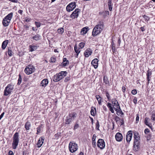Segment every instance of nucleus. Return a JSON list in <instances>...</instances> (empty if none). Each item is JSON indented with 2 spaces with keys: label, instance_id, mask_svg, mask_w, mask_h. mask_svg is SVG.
Masks as SVG:
<instances>
[{
  "label": "nucleus",
  "instance_id": "nucleus-58",
  "mask_svg": "<svg viewBox=\"0 0 155 155\" xmlns=\"http://www.w3.org/2000/svg\"><path fill=\"white\" fill-rule=\"evenodd\" d=\"M8 155H14L13 152L11 150H10L8 152Z\"/></svg>",
  "mask_w": 155,
  "mask_h": 155
},
{
  "label": "nucleus",
  "instance_id": "nucleus-22",
  "mask_svg": "<svg viewBox=\"0 0 155 155\" xmlns=\"http://www.w3.org/2000/svg\"><path fill=\"white\" fill-rule=\"evenodd\" d=\"M8 41L6 40L4 41L2 43V49H5L6 47L7 44H8Z\"/></svg>",
  "mask_w": 155,
  "mask_h": 155
},
{
  "label": "nucleus",
  "instance_id": "nucleus-2",
  "mask_svg": "<svg viewBox=\"0 0 155 155\" xmlns=\"http://www.w3.org/2000/svg\"><path fill=\"white\" fill-rule=\"evenodd\" d=\"M134 142L133 150L137 151L140 148V137L138 133L136 131L134 132Z\"/></svg>",
  "mask_w": 155,
  "mask_h": 155
},
{
  "label": "nucleus",
  "instance_id": "nucleus-35",
  "mask_svg": "<svg viewBox=\"0 0 155 155\" xmlns=\"http://www.w3.org/2000/svg\"><path fill=\"white\" fill-rule=\"evenodd\" d=\"M116 111L117 112V115L119 116L120 115V114H121L122 115H123L124 114V113L122 112L121 109L117 111Z\"/></svg>",
  "mask_w": 155,
  "mask_h": 155
},
{
  "label": "nucleus",
  "instance_id": "nucleus-62",
  "mask_svg": "<svg viewBox=\"0 0 155 155\" xmlns=\"http://www.w3.org/2000/svg\"><path fill=\"white\" fill-rule=\"evenodd\" d=\"M122 90L124 92L125 91L126 88L124 86H123L122 87Z\"/></svg>",
  "mask_w": 155,
  "mask_h": 155
},
{
  "label": "nucleus",
  "instance_id": "nucleus-50",
  "mask_svg": "<svg viewBox=\"0 0 155 155\" xmlns=\"http://www.w3.org/2000/svg\"><path fill=\"white\" fill-rule=\"evenodd\" d=\"M79 127L78 124H76L74 126V129L75 130L77 129Z\"/></svg>",
  "mask_w": 155,
  "mask_h": 155
},
{
  "label": "nucleus",
  "instance_id": "nucleus-9",
  "mask_svg": "<svg viewBox=\"0 0 155 155\" xmlns=\"http://www.w3.org/2000/svg\"><path fill=\"white\" fill-rule=\"evenodd\" d=\"M35 68L33 66L30 65L27 66L25 69V73L27 75H29L34 72Z\"/></svg>",
  "mask_w": 155,
  "mask_h": 155
},
{
  "label": "nucleus",
  "instance_id": "nucleus-10",
  "mask_svg": "<svg viewBox=\"0 0 155 155\" xmlns=\"http://www.w3.org/2000/svg\"><path fill=\"white\" fill-rule=\"evenodd\" d=\"M76 7V3L75 2H72L66 7V9L67 11L70 12L73 10Z\"/></svg>",
  "mask_w": 155,
  "mask_h": 155
},
{
  "label": "nucleus",
  "instance_id": "nucleus-55",
  "mask_svg": "<svg viewBox=\"0 0 155 155\" xmlns=\"http://www.w3.org/2000/svg\"><path fill=\"white\" fill-rule=\"evenodd\" d=\"M133 102L135 104H137V98L136 97H135L134 98L133 100Z\"/></svg>",
  "mask_w": 155,
  "mask_h": 155
},
{
  "label": "nucleus",
  "instance_id": "nucleus-39",
  "mask_svg": "<svg viewBox=\"0 0 155 155\" xmlns=\"http://www.w3.org/2000/svg\"><path fill=\"white\" fill-rule=\"evenodd\" d=\"M21 76L20 74L19 75V78L18 79V82L17 83V84L18 85L20 84L21 83Z\"/></svg>",
  "mask_w": 155,
  "mask_h": 155
},
{
  "label": "nucleus",
  "instance_id": "nucleus-25",
  "mask_svg": "<svg viewBox=\"0 0 155 155\" xmlns=\"http://www.w3.org/2000/svg\"><path fill=\"white\" fill-rule=\"evenodd\" d=\"M96 113V110L95 108L93 107H91V114L93 116L95 115Z\"/></svg>",
  "mask_w": 155,
  "mask_h": 155
},
{
  "label": "nucleus",
  "instance_id": "nucleus-11",
  "mask_svg": "<svg viewBox=\"0 0 155 155\" xmlns=\"http://www.w3.org/2000/svg\"><path fill=\"white\" fill-rule=\"evenodd\" d=\"M97 146L101 149H104L105 147V143L104 140L103 139H99L97 142Z\"/></svg>",
  "mask_w": 155,
  "mask_h": 155
},
{
  "label": "nucleus",
  "instance_id": "nucleus-12",
  "mask_svg": "<svg viewBox=\"0 0 155 155\" xmlns=\"http://www.w3.org/2000/svg\"><path fill=\"white\" fill-rule=\"evenodd\" d=\"M80 9H76L70 15V17L73 19L77 18L78 17V14L80 12Z\"/></svg>",
  "mask_w": 155,
  "mask_h": 155
},
{
  "label": "nucleus",
  "instance_id": "nucleus-41",
  "mask_svg": "<svg viewBox=\"0 0 155 155\" xmlns=\"http://www.w3.org/2000/svg\"><path fill=\"white\" fill-rule=\"evenodd\" d=\"M85 45V43L84 42H81L80 43L79 45V47L81 48H83Z\"/></svg>",
  "mask_w": 155,
  "mask_h": 155
},
{
  "label": "nucleus",
  "instance_id": "nucleus-45",
  "mask_svg": "<svg viewBox=\"0 0 155 155\" xmlns=\"http://www.w3.org/2000/svg\"><path fill=\"white\" fill-rule=\"evenodd\" d=\"M35 24L37 28L40 27L41 25V23L35 21Z\"/></svg>",
  "mask_w": 155,
  "mask_h": 155
},
{
  "label": "nucleus",
  "instance_id": "nucleus-28",
  "mask_svg": "<svg viewBox=\"0 0 155 155\" xmlns=\"http://www.w3.org/2000/svg\"><path fill=\"white\" fill-rule=\"evenodd\" d=\"M40 37L41 36L37 34L35 36H33L32 38V39H33L34 40L36 41H38L40 39Z\"/></svg>",
  "mask_w": 155,
  "mask_h": 155
},
{
  "label": "nucleus",
  "instance_id": "nucleus-14",
  "mask_svg": "<svg viewBox=\"0 0 155 155\" xmlns=\"http://www.w3.org/2000/svg\"><path fill=\"white\" fill-rule=\"evenodd\" d=\"M115 138L117 141L120 142L122 140L123 136L121 133L118 132L116 134Z\"/></svg>",
  "mask_w": 155,
  "mask_h": 155
},
{
  "label": "nucleus",
  "instance_id": "nucleus-42",
  "mask_svg": "<svg viewBox=\"0 0 155 155\" xmlns=\"http://www.w3.org/2000/svg\"><path fill=\"white\" fill-rule=\"evenodd\" d=\"M41 126H38L37 128V134H38L41 131Z\"/></svg>",
  "mask_w": 155,
  "mask_h": 155
},
{
  "label": "nucleus",
  "instance_id": "nucleus-3",
  "mask_svg": "<svg viewBox=\"0 0 155 155\" xmlns=\"http://www.w3.org/2000/svg\"><path fill=\"white\" fill-rule=\"evenodd\" d=\"M67 72L66 71H62L57 74L53 77V81L57 82L61 79L66 75Z\"/></svg>",
  "mask_w": 155,
  "mask_h": 155
},
{
  "label": "nucleus",
  "instance_id": "nucleus-61",
  "mask_svg": "<svg viewBox=\"0 0 155 155\" xmlns=\"http://www.w3.org/2000/svg\"><path fill=\"white\" fill-rule=\"evenodd\" d=\"M18 12L21 15H22V14L23 11L21 10H19L18 11Z\"/></svg>",
  "mask_w": 155,
  "mask_h": 155
},
{
  "label": "nucleus",
  "instance_id": "nucleus-13",
  "mask_svg": "<svg viewBox=\"0 0 155 155\" xmlns=\"http://www.w3.org/2000/svg\"><path fill=\"white\" fill-rule=\"evenodd\" d=\"M132 136V131H129L126 135V140L127 142L129 143L130 141Z\"/></svg>",
  "mask_w": 155,
  "mask_h": 155
},
{
  "label": "nucleus",
  "instance_id": "nucleus-49",
  "mask_svg": "<svg viewBox=\"0 0 155 155\" xmlns=\"http://www.w3.org/2000/svg\"><path fill=\"white\" fill-rule=\"evenodd\" d=\"M143 17V18L146 19V20L148 21L149 20V18L147 16L144 15Z\"/></svg>",
  "mask_w": 155,
  "mask_h": 155
},
{
  "label": "nucleus",
  "instance_id": "nucleus-56",
  "mask_svg": "<svg viewBox=\"0 0 155 155\" xmlns=\"http://www.w3.org/2000/svg\"><path fill=\"white\" fill-rule=\"evenodd\" d=\"M124 123V121L123 119H121V121L120 122V125H123Z\"/></svg>",
  "mask_w": 155,
  "mask_h": 155
},
{
  "label": "nucleus",
  "instance_id": "nucleus-47",
  "mask_svg": "<svg viewBox=\"0 0 155 155\" xmlns=\"http://www.w3.org/2000/svg\"><path fill=\"white\" fill-rule=\"evenodd\" d=\"M137 91L136 90L134 89L132 91L131 93L133 95H135L137 94Z\"/></svg>",
  "mask_w": 155,
  "mask_h": 155
},
{
  "label": "nucleus",
  "instance_id": "nucleus-37",
  "mask_svg": "<svg viewBox=\"0 0 155 155\" xmlns=\"http://www.w3.org/2000/svg\"><path fill=\"white\" fill-rule=\"evenodd\" d=\"M57 31L59 34H62L64 32V28H59L58 29Z\"/></svg>",
  "mask_w": 155,
  "mask_h": 155
},
{
  "label": "nucleus",
  "instance_id": "nucleus-51",
  "mask_svg": "<svg viewBox=\"0 0 155 155\" xmlns=\"http://www.w3.org/2000/svg\"><path fill=\"white\" fill-rule=\"evenodd\" d=\"M109 108V110H110V111H111V112L112 113H114V110L113 109V107H110Z\"/></svg>",
  "mask_w": 155,
  "mask_h": 155
},
{
  "label": "nucleus",
  "instance_id": "nucleus-6",
  "mask_svg": "<svg viewBox=\"0 0 155 155\" xmlns=\"http://www.w3.org/2000/svg\"><path fill=\"white\" fill-rule=\"evenodd\" d=\"M14 85L12 84H9L5 87L4 91V95L5 96H8L11 94L14 89Z\"/></svg>",
  "mask_w": 155,
  "mask_h": 155
},
{
  "label": "nucleus",
  "instance_id": "nucleus-8",
  "mask_svg": "<svg viewBox=\"0 0 155 155\" xmlns=\"http://www.w3.org/2000/svg\"><path fill=\"white\" fill-rule=\"evenodd\" d=\"M78 145L75 143L71 142L69 143V149L71 153H73L76 151L78 149Z\"/></svg>",
  "mask_w": 155,
  "mask_h": 155
},
{
  "label": "nucleus",
  "instance_id": "nucleus-33",
  "mask_svg": "<svg viewBox=\"0 0 155 155\" xmlns=\"http://www.w3.org/2000/svg\"><path fill=\"white\" fill-rule=\"evenodd\" d=\"M8 54L10 56H12V51L11 48H8Z\"/></svg>",
  "mask_w": 155,
  "mask_h": 155
},
{
  "label": "nucleus",
  "instance_id": "nucleus-32",
  "mask_svg": "<svg viewBox=\"0 0 155 155\" xmlns=\"http://www.w3.org/2000/svg\"><path fill=\"white\" fill-rule=\"evenodd\" d=\"M103 80L104 83L106 84H109V82L107 77H106L105 76H104L103 77Z\"/></svg>",
  "mask_w": 155,
  "mask_h": 155
},
{
  "label": "nucleus",
  "instance_id": "nucleus-31",
  "mask_svg": "<svg viewBox=\"0 0 155 155\" xmlns=\"http://www.w3.org/2000/svg\"><path fill=\"white\" fill-rule=\"evenodd\" d=\"M112 102L113 104V107L116 106L118 104L117 101L115 99H113Z\"/></svg>",
  "mask_w": 155,
  "mask_h": 155
},
{
  "label": "nucleus",
  "instance_id": "nucleus-57",
  "mask_svg": "<svg viewBox=\"0 0 155 155\" xmlns=\"http://www.w3.org/2000/svg\"><path fill=\"white\" fill-rule=\"evenodd\" d=\"M107 106L109 108L112 107L111 104L109 102L107 103Z\"/></svg>",
  "mask_w": 155,
  "mask_h": 155
},
{
  "label": "nucleus",
  "instance_id": "nucleus-38",
  "mask_svg": "<svg viewBox=\"0 0 155 155\" xmlns=\"http://www.w3.org/2000/svg\"><path fill=\"white\" fill-rule=\"evenodd\" d=\"M151 117L153 120L155 121V111L152 112Z\"/></svg>",
  "mask_w": 155,
  "mask_h": 155
},
{
  "label": "nucleus",
  "instance_id": "nucleus-5",
  "mask_svg": "<svg viewBox=\"0 0 155 155\" xmlns=\"http://www.w3.org/2000/svg\"><path fill=\"white\" fill-rule=\"evenodd\" d=\"M19 142V134L18 132L15 133L13 137V142L12 143V148L16 149L18 145Z\"/></svg>",
  "mask_w": 155,
  "mask_h": 155
},
{
  "label": "nucleus",
  "instance_id": "nucleus-64",
  "mask_svg": "<svg viewBox=\"0 0 155 155\" xmlns=\"http://www.w3.org/2000/svg\"><path fill=\"white\" fill-rule=\"evenodd\" d=\"M105 14H106V15H109V11H106L105 12Z\"/></svg>",
  "mask_w": 155,
  "mask_h": 155
},
{
  "label": "nucleus",
  "instance_id": "nucleus-23",
  "mask_svg": "<svg viewBox=\"0 0 155 155\" xmlns=\"http://www.w3.org/2000/svg\"><path fill=\"white\" fill-rule=\"evenodd\" d=\"M88 31V28H87L85 27L81 29V34L82 35H84L85 34H86Z\"/></svg>",
  "mask_w": 155,
  "mask_h": 155
},
{
  "label": "nucleus",
  "instance_id": "nucleus-40",
  "mask_svg": "<svg viewBox=\"0 0 155 155\" xmlns=\"http://www.w3.org/2000/svg\"><path fill=\"white\" fill-rule=\"evenodd\" d=\"M56 61V58L55 57H51V58L50 62L52 63H54Z\"/></svg>",
  "mask_w": 155,
  "mask_h": 155
},
{
  "label": "nucleus",
  "instance_id": "nucleus-1",
  "mask_svg": "<svg viewBox=\"0 0 155 155\" xmlns=\"http://www.w3.org/2000/svg\"><path fill=\"white\" fill-rule=\"evenodd\" d=\"M104 28V22L100 21L93 28L92 35L93 36H95L99 34L103 30Z\"/></svg>",
  "mask_w": 155,
  "mask_h": 155
},
{
  "label": "nucleus",
  "instance_id": "nucleus-17",
  "mask_svg": "<svg viewBox=\"0 0 155 155\" xmlns=\"http://www.w3.org/2000/svg\"><path fill=\"white\" fill-rule=\"evenodd\" d=\"M92 51L90 48L87 49L84 53V55L86 57H88L92 53Z\"/></svg>",
  "mask_w": 155,
  "mask_h": 155
},
{
  "label": "nucleus",
  "instance_id": "nucleus-27",
  "mask_svg": "<svg viewBox=\"0 0 155 155\" xmlns=\"http://www.w3.org/2000/svg\"><path fill=\"white\" fill-rule=\"evenodd\" d=\"M96 97L98 101L99 104L100 105H101L102 98L99 95H96Z\"/></svg>",
  "mask_w": 155,
  "mask_h": 155
},
{
  "label": "nucleus",
  "instance_id": "nucleus-53",
  "mask_svg": "<svg viewBox=\"0 0 155 155\" xmlns=\"http://www.w3.org/2000/svg\"><path fill=\"white\" fill-rule=\"evenodd\" d=\"M70 79V77H67L64 80V82H67L68 81H69Z\"/></svg>",
  "mask_w": 155,
  "mask_h": 155
},
{
  "label": "nucleus",
  "instance_id": "nucleus-26",
  "mask_svg": "<svg viewBox=\"0 0 155 155\" xmlns=\"http://www.w3.org/2000/svg\"><path fill=\"white\" fill-rule=\"evenodd\" d=\"M31 126V124L29 122H27L25 124V127L27 130H28L30 129Z\"/></svg>",
  "mask_w": 155,
  "mask_h": 155
},
{
  "label": "nucleus",
  "instance_id": "nucleus-34",
  "mask_svg": "<svg viewBox=\"0 0 155 155\" xmlns=\"http://www.w3.org/2000/svg\"><path fill=\"white\" fill-rule=\"evenodd\" d=\"M111 45V48L113 52H114L115 51L116 49L115 47V45L113 41L112 42Z\"/></svg>",
  "mask_w": 155,
  "mask_h": 155
},
{
  "label": "nucleus",
  "instance_id": "nucleus-52",
  "mask_svg": "<svg viewBox=\"0 0 155 155\" xmlns=\"http://www.w3.org/2000/svg\"><path fill=\"white\" fill-rule=\"evenodd\" d=\"M31 20V19L30 18H25V21L27 22H29Z\"/></svg>",
  "mask_w": 155,
  "mask_h": 155
},
{
  "label": "nucleus",
  "instance_id": "nucleus-30",
  "mask_svg": "<svg viewBox=\"0 0 155 155\" xmlns=\"http://www.w3.org/2000/svg\"><path fill=\"white\" fill-rule=\"evenodd\" d=\"M74 50L75 51L77 54V56H76V57H78V54L80 53V51L79 50V49H78L77 46H76V45L74 47Z\"/></svg>",
  "mask_w": 155,
  "mask_h": 155
},
{
  "label": "nucleus",
  "instance_id": "nucleus-18",
  "mask_svg": "<svg viewBox=\"0 0 155 155\" xmlns=\"http://www.w3.org/2000/svg\"><path fill=\"white\" fill-rule=\"evenodd\" d=\"M48 81L47 79H44L41 81L40 84L42 87H45L48 84Z\"/></svg>",
  "mask_w": 155,
  "mask_h": 155
},
{
  "label": "nucleus",
  "instance_id": "nucleus-16",
  "mask_svg": "<svg viewBox=\"0 0 155 155\" xmlns=\"http://www.w3.org/2000/svg\"><path fill=\"white\" fill-rule=\"evenodd\" d=\"M98 60L97 58H95L91 61V64L94 66V68L96 69L98 67Z\"/></svg>",
  "mask_w": 155,
  "mask_h": 155
},
{
  "label": "nucleus",
  "instance_id": "nucleus-7",
  "mask_svg": "<svg viewBox=\"0 0 155 155\" xmlns=\"http://www.w3.org/2000/svg\"><path fill=\"white\" fill-rule=\"evenodd\" d=\"M77 114L75 113L72 112L69 114L65 120V124H70L72 121L74 120Z\"/></svg>",
  "mask_w": 155,
  "mask_h": 155
},
{
  "label": "nucleus",
  "instance_id": "nucleus-24",
  "mask_svg": "<svg viewBox=\"0 0 155 155\" xmlns=\"http://www.w3.org/2000/svg\"><path fill=\"white\" fill-rule=\"evenodd\" d=\"M152 73L151 71L148 70L147 71V78L148 81L147 84H148L150 81V76L151 75Z\"/></svg>",
  "mask_w": 155,
  "mask_h": 155
},
{
  "label": "nucleus",
  "instance_id": "nucleus-48",
  "mask_svg": "<svg viewBox=\"0 0 155 155\" xmlns=\"http://www.w3.org/2000/svg\"><path fill=\"white\" fill-rule=\"evenodd\" d=\"M150 131L149 130L148 128L144 130V133L145 134H147V133L150 132Z\"/></svg>",
  "mask_w": 155,
  "mask_h": 155
},
{
  "label": "nucleus",
  "instance_id": "nucleus-29",
  "mask_svg": "<svg viewBox=\"0 0 155 155\" xmlns=\"http://www.w3.org/2000/svg\"><path fill=\"white\" fill-rule=\"evenodd\" d=\"M148 118L146 117V118L145 120V124L149 127H151V124H150L148 122V120L149 119Z\"/></svg>",
  "mask_w": 155,
  "mask_h": 155
},
{
  "label": "nucleus",
  "instance_id": "nucleus-60",
  "mask_svg": "<svg viewBox=\"0 0 155 155\" xmlns=\"http://www.w3.org/2000/svg\"><path fill=\"white\" fill-rule=\"evenodd\" d=\"M5 114V113L4 112L2 113V114L0 116V120L2 118V117H3V116Z\"/></svg>",
  "mask_w": 155,
  "mask_h": 155
},
{
  "label": "nucleus",
  "instance_id": "nucleus-54",
  "mask_svg": "<svg viewBox=\"0 0 155 155\" xmlns=\"http://www.w3.org/2000/svg\"><path fill=\"white\" fill-rule=\"evenodd\" d=\"M139 117L138 114H137V117H136V121L137 123L139 121Z\"/></svg>",
  "mask_w": 155,
  "mask_h": 155
},
{
  "label": "nucleus",
  "instance_id": "nucleus-21",
  "mask_svg": "<svg viewBox=\"0 0 155 155\" xmlns=\"http://www.w3.org/2000/svg\"><path fill=\"white\" fill-rule=\"evenodd\" d=\"M38 47V46L33 45H30L29 46L30 51H33L36 50Z\"/></svg>",
  "mask_w": 155,
  "mask_h": 155
},
{
  "label": "nucleus",
  "instance_id": "nucleus-59",
  "mask_svg": "<svg viewBox=\"0 0 155 155\" xmlns=\"http://www.w3.org/2000/svg\"><path fill=\"white\" fill-rule=\"evenodd\" d=\"M108 6L111 5V0H108Z\"/></svg>",
  "mask_w": 155,
  "mask_h": 155
},
{
  "label": "nucleus",
  "instance_id": "nucleus-43",
  "mask_svg": "<svg viewBox=\"0 0 155 155\" xmlns=\"http://www.w3.org/2000/svg\"><path fill=\"white\" fill-rule=\"evenodd\" d=\"M99 126H100V125H99V121L98 120H97L96 124V128L97 130H99Z\"/></svg>",
  "mask_w": 155,
  "mask_h": 155
},
{
  "label": "nucleus",
  "instance_id": "nucleus-44",
  "mask_svg": "<svg viewBox=\"0 0 155 155\" xmlns=\"http://www.w3.org/2000/svg\"><path fill=\"white\" fill-rule=\"evenodd\" d=\"M106 96L109 101L110 100V96L108 92H106Z\"/></svg>",
  "mask_w": 155,
  "mask_h": 155
},
{
  "label": "nucleus",
  "instance_id": "nucleus-63",
  "mask_svg": "<svg viewBox=\"0 0 155 155\" xmlns=\"http://www.w3.org/2000/svg\"><path fill=\"white\" fill-rule=\"evenodd\" d=\"M108 7H109V10H110V11H112V9L111 5H110V6H108Z\"/></svg>",
  "mask_w": 155,
  "mask_h": 155
},
{
  "label": "nucleus",
  "instance_id": "nucleus-20",
  "mask_svg": "<svg viewBox=\"0 0 155 155\" xmlns=\"http://www.w3.org/2000/svg\"><path fill=\"white\" fill-rule=\"evenodd\" d=\"M96 137V135L94 134L93 135L92 140V146L94 148H95L96 147V143L95 141Z\"/></svg>",
  "mask_w": 155,
  "mask_h": 155
},
{
  "label": "nucleus",
  "instance_id": "nucleus-36",
  "mask_svg": "<svg viewBox=\"0 0 155 155\" xmlns=\"http://www.w3.org/2000/svg\"><path fill=\"white\" fill-rule=\"evenodd\" d=\"M115 106H116V107H113L115 109V111H117L121 109L119 104H118L117 105Z\"/></svg>",
  "mask_w": 155,
  "mask_h": 155
},
{
  "label": "nucleus",
  "instance_id": "nucleus-19",
  "mask_svg": "<svg viewBox=\"0 0 155 155\" xmlns=\"http://www.w3.org/2000/svg\"><path fill=\"white\" fill-rule=\"evenodd\" d=\"M69 64V61L67 60L66 58H64L63 59V62L62 64V66L63 67H65L68 65Z\"/></svg>",
  "mask_w": 155,
  "mask_h": 155
},
{
  "label": "nucleus",
  "instance_id": "nucleus-46",
  "mask_svg": "<svg viewBox=\"0 0 155 155\" xmlns=\"http://www.w3.org/2000/svg\"><path fill=\"white\" fill-rule=\"evenodd\" d=\"M114 119L116 122H117L118 121L120 120V118L117 116H116Z\"/></svg>",
  "mask_w": 155,
  "mask_h": 155
},
{
  "label": "nucleus",
  "instance_id": "nucleus-15",
  "mask_svg": "<svg viewBox=\"0 0 155 155\" xmlns=\"http://www.w3.org/2000/svg\"><path fill=\"white\" fill-rule=\"evenodd\" d=\"M44 137H41L39 138L37 144L38 148H40L42 146L44 141Z\"/></svg>",
  "mask_w": 155,
  "mask_h": 155
},
{
  "label": "nucleus",
  "instance_id": "nucleus-4",
  "mask_svg": "<svg viewBox=\"0 0 155 155\" xmlns=\"http://www.w3.org/2000/svg\"><path fill=\"white\" fill-rule=\"evenodd\" d=\"M13 13L11 12L5 16L2 20V23L5 27L8 26L13 16Z\"/></svg>",
  "mask_w": 155,
  "mask_h": 155
}]
</instances>
